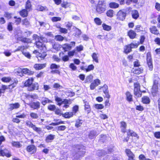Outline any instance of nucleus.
Returning a JSON list of instances; mask_svg holds the SVG:
<instances>
[{
	"label": "nucleus",
	"instance_id": "f257e3e1",
	"mask_svg": "<svg viewBox=\"0 0 160 160\" xmlns=\"http://www.w3.org/2000/svg\"><path fill=\"white\" fill-rule=\"evenodd\" d=\"M160 81V79L158 77H156L155 78L153 81V85L152 90V93L155 94L158 92L159 82Z\"/></svg>",
	"mask_w": 160,
	"mask_h": 160
},
{
	"label": "nucleus",
	"instance_id": "f03ea898",
	"mask_svg": "<svg viewBox=\"0 0 160 160\" xmlns=\"http://www.w3.org/2000/svg\"><path fill=\"white\" fill-rule=\"evenodd\" d=\"M134 94L136 97H140L142 95V92L140 90V86L139 84L137 82L134 84Z\"/></svg>",
	"mask_w": 160,
	"mask_h": 160
},
{
	"label": "nucleus",
	"instance_id": "7ed1b4c3",
	"mask_svg": "<svg viewBox=\"0 0 160 160\" xmlns=\"http://www.w3.org/2000/svg\"><path fill=\"white\" fill-rule=\"evenodd\" d=\"M147 63L149 68V69L150 71H152V69L153 66L151 54L149 52H148L147 54Z\"/></svg>",
	"mask_w": 160,
	"mask_h": 160
},
{
	"label": "nucleus",
	"instance_id": "20e7f679",
	"mask_svg": "<svg viewBox=\"0 0 160 160\" xmlns=\"http://www.w3.org/2000/svg\"><path fill=\"white\" fill-rule=\"evenodd\" d=\"M126 13L122 10H120L117 14V18L119 20L123 21L125 18Z\"/></svg>",
	"mask_w": 160,
	"mask_h": 160
},
{
	"label": "nucleus",
	"instance_id": "39448f33",
	"mask_svg": "<svg viewBox=\"0 0 160 160\" xmlns=\"http://www.w3.org/2000/svg\"><path fill=\"white\" fill-rule=\"evenodd\" d=\"M105 10V6L104 4L99 3L97 7L96 10L99 13L104 12Z\"/></svg>",
	"mask_w": 160,
	"mask_h": 160
},
{
	"label": "nucleus",
	"instance_id": "423d86ee",
	"mask_svg": "<svg viewBox=\"0 0 160 160\" xmlns=\"http://www.w3.org/2000/svg\"><path fill=\"white\" fill-rule=\"evenodd\" d=\"M100 84V81L98 79H96L94 82H92L90 85V89L93 90L95 87Z\"/></svg>",
	"mask_w": 160,
	"mask_h": 160
},
{
	"label": "nucleus",
	"instance_id": "0eeeda50",
	"mask_svg": "<svg viewBox=\"0 0 160 160\" xmlns=\"http://www.w3.org/2000/svg\"><path fill=\"white\" fill-rule=\"evenodd\" d=\"M0 153L1 155L2 156H6L7 157H9L11 155L8 150L7 149H4L3 150H0Z\"/></svg>",
	"mask_w": 160,
	"mask_h": 160
},
{
	"label": "nucleus",
	"instance_id": "6e6552de",
	"mask_svg": "<svg viewBox=\"0 0 160 160\" xmlns=\"http://www.w3.org/2000/svg\"><path fill=\"white\" fill-rule=\"evenodd\" d=\"M37 48L41 50H45L46 48L45 45L41 41L35 42Z\"/></svg>",
	"mask_w": 160,
	"mask_h": 160
},
{
	"label": "nucleus",
	"instance_id": "1a4fd4ad",
	"mask_svg": "<svg viewBox=\"0 0 160 160\" xmlns=\"http://www.w3.org/2000/svg\"><path fill=\"white\" fill-rule=\"evenodd\" d=\"M40 103L39 102H33L30 104V107L35 109H38L40 108Z\"/></svg>",
	"mask_w": 160,
	"mask_h": 160
},
{
	"label": "nucleus",
	"instance_id": "9d476101",
	"mask_svg": "<svg viewBox=\"0 0 160 160\" xmlns=\"http://www.w3.org/2000/svg\"><path fill=\"white\" fill-rule=\"evenodd\" d=\"M143 69L142 68H134L132 69L133 72L135 74H139L142 73Z\"/></svg>",
	"mask_w": 160,
	"mask_h": 160
},
{
	"label": "nucleus",
	"instance_id": "9b49d317",
	"mask_svg": "<svg viewBox=\"0 0 160 160\" xmlns=\"http://www.w3.org/2000/svg\"><path fill=\"white\" fill-rule=\"evenodd\" d=\"M20 107V105L18 102L11 104H9V109L10 110H12L14 109L19 108Z\"/></svg>",
	"mask_w": 160,
	"mask_h": 160
},
{
	"label": "nucleus",
	"instance_id": "f8f14e48",
	"mask_svg": "<svg viewBox=\"0 0 160 160\" xmlns=\"http://www.w3.org/2000/svg\"><path fill=\"white\" fill-rule=\"evenodd\" d=\"M128 35L131 39H134L135 38L137 34L135 31L133 30H131L128 32Z\"/></svg>",
	"mask_w": 160,
	"mask_h": 160
},
{
	"label": "nucleus",
	"instance_id": "ddd939ff",
	"mask_svg": "<svg viewBox=\"0 0 160 160\" xmlns=\"http://www.w3.org/2000/svg\"><path fill=\"white\" fill-rule=\"evenodd\" d=\"M46 67V64H36L34 65V68L37 70H39L42 69Z\"/></svg>",
	"mask_w": 160,
	"mask_h": 160
},
{
	"label": "nucleus",
	"instance_id": "4468645a",
	"mask_svg": "<svg viewBox=\"0 0 160 160\" xmlns=\"http://www.w3.org/2000/svg\"><path fill=\"white\" fill-rule=\"evenodd\" d=\"M27 149L28 152H32V153H34L36 152V148L34 145H31L27 147Z\"/></svg>",
	"mask_w": 160,
	"mask_h": 160
},
{
	"label": "nucleus",
	"instance_id": "2eb2a0df",
	"mask_svg": "<svg viewBox=\"0 0 160 160\" xmlns=\"http://www.w3.org/2000/svg\"><path fill=\"white\" fill-rule=\"evenodd\" d=\"M39 85L37 83L32 84L31 86L28 88V90L30 91H32L34 90H38Z\"/></svg>",
	"mask_w": 160,
	"mask_h": 160
},
{
	"label": "nucleus",
	"instance_id": "dca6fc26",
	"mask_svg": "<svg viewBox=\"0 0 160 160\" xmlns=\"http://www.w3.org/2000/svg\"><path fill=\"white\" fill-rule=\"evenodd\" d=\"M33 39L35 40L36 42L41 41L44 39H45L46 38L42 37H39L37 34H34L33 35Z\"/></svg>",
	"mask_w": 160,
	"mask_h": 160
},
{
	"label": "nucleus",
	"instance_id": "f3484780",
	"mask_svg": "<svg viewBox=\"0 0 160 160\" xmlns=\"http://www.w3.org/2000/svg\"><path fill=\"white\" fill-rule=\"evenodd\" d=\"M131 14L133 18L137 19L139 17V14L138 11L133 10L131 11Z\"/></svg>",
	"mask_w": 160,
	"mask_h": 160
},
{
	"label": "nucleus",
	"instance_id": "a211bd4d",
	"mask_svg": "<svg viewBox=\"0 0 160 160\" xmlns=\"http://www.w3.org/2000/svg\"><path fill=\"white\" fill-rule=\"evenodd\" d=\"M33 79L32 78L28 79L24 83V85L25 87H30L32 83Z\"/></svg>",
	"mask_w": 160,
	"mask_h": 160
},
{
	"label": "nucleus",
	"instance_id": "6ab92c4d",
	"mask_svg": "<svg viewBox=\"0 0 160 160\" xmlns=\"http://www.w3.org/2000/svg\"><path fill=\"white\" fill-rule=\"evenodd\" d=\"M52 101L49 100L48 98L45 97H42L41 99V103L43 105H45L48 103L52 102Z\"/></svg>",
	"mask_w": 160,
	"mask_h": 160
},
{
	"label": "nucleus",
	"instance_id": "aec40b11",
	"mask_svg": "<svg viewBox=\"0 0 160 160\" xmlns=\"http://www.w3.org/2000/svg\"><path fill=\"white\" fill-rule=\"evenodd\" d=\"M73 115V112H66L65 113L62 114L63 117L67 118H69L72 117Z\"/></svg>",
	"mask_w": 160,
	"mask_h": 160
},
{
	"label": "nucleus",
	"instance_id": "412c9836",
	"mask_svg": "<svg viewBox=\"0 0 160 160\" xmlns=\"http://www.w3.org/2000/svg\"><path fill=\"white\" fill-rule=\"evenodd\" d=\"M126 96L127 100L129 102H132L133 101L132 98V95L131 94L130 92L128 91L126 93Z\"/></svg>",
	"mask_w": 160,
	"mask_h": 160
},
{
	"label": "nucleus",
	"instance_id": "4be33fe9",
	"mask_svg": "<svg viewBox=\"0 0 160 160\" xmlns=\"http://www.w3.org/2000/svg\"><path fill=\"white\" fill-rule=\"evenodd\" d=\"M110 152H111V151H110L109 150L107 151H105L103 150H98L97 151V154L98 156H100L103 155H104L106 153H109Z\"/></svg>",
	"mask_w": 160,
	"mask_h": 160
},
{
	"label": "nucleus",
	"instance_id": "5701e85b",
	"mask_svg": "<svg viewBox=\"0 0 160 160\" xmlns=\"http://www.w3.org/2000/svg\"><path fill=\"white\" fill-rule=\"evenodd\" d=\"M18 40L22 41L24 43H29L31 42L30 40L26 38H24L22 37H19L18 39Z\"/></svg>",
	"mask_w": 160,
	"mask_h": 160
},
{
	"label": "nucleus",
	"instance_id": "b1692460",
	"mask_svg": "<svg viewBox=\"0 0 160 160\" xmlns=\"http://www.w3.org/2000/svg\"><path fill=\"white\" fill-rule=\"evenodd\" d=\"M19 13L21 16L23 17H27L28 15V11L26 9H23L20 11Z\"/></svg>",
	"mask_w": 160,
	"mask_h": 160
},
{
	"label": "nucleus",
	"instance_id": "393cba45",
	"mask_svg": "<svg viewBox=\"0 0 160 160\" xmlns=\"http://www.w3.org/2000/svg\"><path fill=\"white\" fill-rule=\"evenodd\" d=\"M150 100L147 96H144L142 98V102L145 104H149L150 103Z\"/></svg>",
	"mask_w": 160,
	"mask_h": 160
},
{
	"label": "nucleus",
	"instance_id": "a878e982",
	"mask_svg": "<svg viewBox=\"0 0 160 160\" xmlns=\"http://www.w3.org/2000/svg\"><path fill=\"white\" fill-rule=\"evenodd\" d=\"M55 135L50 134L48 135L46 138L45 141L46 142H51V141H52L55 138Z\"/></svg>",
	"mask_w": 160,
	"mask_h": 160
},
{
	"label": "nucleus",
	"instance_id": "bb28decb",
	"mask_svg": "<svg viewBox=\"0 0 160 160\" xmlns=\"http://www.w3.org/2000/svg\"><path fill=\"white\" fill-rule=\"evenodd\" d=\"M150 32L152 33L158 35L159 34L158 31L157 30L156 27L155 26H152L150 28Z\"/></svg>",
	"mask_w": 160,
	"mask_h": 160
},
{
	"label": "nucleus",
	"instance_id": "cd10ccee",
	"mask_svg": "<svg viewBox=\"0 0 160 160\" xmlns=\"http://www.w3.org/2000/svg\"><path fill=\"white\" fill-rule=\"evenodd\" d=\"M97 133L96 131H92L90 132L88 135V137L89 138L92 139L97 135Z\"/></svg>",
	"mask_w": 160,
	"mask_h": 160
},
{
	"label": "nucleus",
	"instance_id": "c85d7f7f",
	"mask_svg": "<svg viewBox=\"0 0 160 160\" xmlns=\"http://www.w3.org/2000/svg\"><path fill=\"white\" fill-rule=\"evenodd\" d=\"M84 107L85 110L87 111L88 113L90 112L91 109L90 106L89 104L86 101L84 102Z\"/></svg>",
	"mask_w": 160,
	"mask_h": 160
},
{
	"label": "nucleus",
	"instance_id": "c756f323",
	"mask_svg": "<svg viewBox=\"0 0 160 160\" xmlns=\"http://www.w3.org/2000/svg\"><path fill=\"white\" fill-rule=\"evenodd\" d=\"M125 152L126 154L129 157V158H133L134 155L131 152L130 149H126Z\"/></svg>",
	"mask_w": 160,
	"mask_h": 160
},
{
	"label": "nucleus",
	"instance_id": "7c9ffc66",
	"mask_svg": "<svg viewBox=\"0 0 160 160\" xmlns=\"http://www.w3.org/2000/svg\"><path fill=\"white\" fill-rule=\"evenodd\" d=\"M12 146L17 148H19L22 147V145L19 142L12 141Z\"/></svg>",
	"mask_w": 160,
	"mask_h": 160
},
{
	"label": "nucleus",
	"instance_id": "2f4dec72",
	"mask_svg": "<svg viewBox=\"0 0 160 160\" xmlns=\"http://www.w3.org/2000/svg\"><path fill=\"white\" fill-rule=\"evenodd\" d=\"M22 24L28 27L30 26V23L28 19L27 18H25L22 20Z\"/></svg>",
	"mask_w": 160,
	"mask_h": 160
},
{
	"label": "nucleus",
	"instance_id": "473e14b6",
	"mask_svg": "<svg viewBox=\"0 0 160 160\" xmlns=\"http://www.w3.org/2000/svg\"><path fill=\"white\" fill-rule=\"evenodd\" d=\"M131 51L132 49L131 48L129 45H126L125 47L124 48V52L125 53L128 54Z\"/></svg>",
	"mask_w": 160,
	"mask_h": 160
},
{
	"label": "nucleus",
	"instance_id": "72a5a7b5",
	"mask_svg": "<svg viewBox=\"0 0 160 160\" xmlns=\"http://www.w3.org/2000/svg\"><path fill=\"white\" fill-rule=\"evenodd\" d=\"M119 5L115 2H111L109 4V7L111 8H116L119 7Z\"/></svg>",
	"mask_w": 160,
	"mask_h": 160
},
{
	"label": "nucleus",
	"instance_id": "f704fd0d",
	"mask_svg": "<svg viewBox=\"0 0 160 160\" xmlns=\"http://www.w3.org/2000/svg\"><path fill=\"white\" fill-rule=\"evenodd\" d=\"M64 39V37L61 35H56L55 37V39L58 41H62Z\"/></svg>",
	"mask_w": 160,
	"mask_h": 160
},
{
	"label": "nucleus",
	"instance_id": "c9c22d12",
	"mask_svg": "<svg viewBox=\"0 0 160 160\" xmlns=\"http://www.w3.org/2000/svg\"><path fill=\"white\" fill-rule=\"evenodd\" d=\"M22 72L24 74H32L33 72L30 71L27 68H25L22 70Z\"/></svg>",
	"mask_w": 160,
	"mask_h": 160
},
{
	"label": "nucleus",
	"instance_id": "e433bc0d",
	"mask_svg": "<svg viewBox=\"0 0 160 160\" xmlns=\"http://www.w3.org/2000/svg\"><path fill=\"white\" fill-rule=\"evenodd\" d=\"M72 46L69 44H65L63 45V48L65 51H68L70 50L71 49Z\"/></svg>",
	"mask_w": 160,
	"mask_h": 160
},
{
	"label": "nucleus",
	"instance_id": "4c0bfd02",
	"mask_svg": "<svg viewBox=\"0 0 160 160\" xmlns=\"http://www.w3.org/2000/svg\"><path fill=\"white\" fill-rule=\"evenodd\" d=\"M27 47L24 46H19L15 50V52H17L19 51H22V52H24V50L25 48H26Z\"/></svg>",
	"mask_w": 160,
	"mask_h": 160
},
{
	"label": "nucleus",
	"instance_id": "58836bf2",
	"mask_svg": "<svg viewBox=\"0 0 160 160\" xmlns=\"http://www.w3.org/2000/svg\"><path fill=\"white\" fill-rule=\"evenodd\" d=\"M14 18L15 19L14 23L17 25L19 24L21 22V19L20 18H17V16H15Z\"/></svg>",
	"mask_w": 160,
	"mask_h": 160
},
{
	"label": "nucleus",
	"instance_id": "ea45409f",
	"mask_svg": "<svg viewBox=\"0 0 160 160\" xmlns=\"http://www.w3.org/2000/svg\"><path fill=\"white\" fill-rule=\"evenodd\" d=\"M31 7V2L29 0H28L26 4V8L27 10L29 11Z\"/></svg>",
	"mask_w": 160,
	"mask_h": 160
},
{
	"label": "nucleus",
	"instance_id": "a19ab883",
	"mask_svg": "<svg viewBox=\"0 0 160 160\" xmlns=\"http://www.w3.org/2000/svg\"><path fill=\"white\" fill-rule=\"evenodd\" d=\"M92 56L93 60L94 61L97 63L98 62V57L95 53H93Z\"/></svg>",
	"mask_w": 160,
	"mask_h": 160
},
{
	"label": "nucleus",
	"instance_id": "79ce46f5",
	"mask_svg": "<svg viewBox=\"0 0 160 160\" xmlns=\"http://www.w3.org/2000/svg\"><path fill=\"white\" fill-rule=\"evenodd\" d=\"M114 11L112 10H109L107 11L106 14L108 17H112L113 16Z\"/></svg>",
	"mask_w": 160,
	"mask_h": 160
},
{
	"label": "nucleus",
	"instance_id": "37998d69",
	"mask_svg": "<svg viewBox=\"0 0 160 160\" xmlns=\"http://www.w3.org/2000/svg\"><path fill=\"white\" fill-rule=\"evenodd\" d=\"M57 28L59 29V31L61 33H66L68 32V30L65 28H62L60 26L57 27Z\"/></svg>",
	"mask_w": 160,
	"mask_h": 160
},
{
	"label": "nucleus",
	"instance_id": "c03bdc74",
	"mask_svg": "<svg viewBox=\"0 0 160 160\" xmlns=\"http://www.w3.org/2000/svg\"><path fill=\"white\" fill-rule=\"evenodd\" d=\"M46 55L47 54L45 52H44L42 54L39 53V54L38 55V59L42 60L44 59Z\"/></svg>",
	"mask_w": 160,
	"mask_h": 160
},
{
	"label": "nucleus",
	"instance_id": "a18cd8bd",
	"mask_svg": "<svg viewBox=\"0 0 160 160\" xmlns=\"http://www.w3.org/2000/svg\"><path fill=\"white\" fill-rule=\"evenodd\" d=\"M127 133L128 136L130 135L132 136L136 137L137 135L135 132L130 130H128Z\"/></svg>",
	"mask_w": 160,
	"mask_h": 160
},
{
	"label": "nucleus",
	"instance_id": "49530a36",
	"mask_svg": "<svg viewBox=\"0 0 160 160\" xmlns=\"http://www.w3.org/2000/svg\"><path fill=\"white\" fill-rule=\"evenodd\" d=\"M30 115L32 118L34 119H37L38 118V114L35 112H31Z\"/></svg>",
	"mask_w": 160,
	"mask_h": 160
},
{
	"label": "nucleus",
	"instance_id": "de8ad7c7",
	"mask_svg": "<svg viewBox=\"0 0 160 160\" xmlns=\"http://www.w3.org/2000/svg\"><path fill=\"white\" fill-rule=\"evenodd\" d=\"M55 101L58 102V105L60 106L61 105L62 100L61 98L56 96L55 97Z\"/></svg>",
	"mask_w": 160,
	"mask_h": 160
},
{
	"label": "nucleus",
	"instance_id": "09e8293b",
	"mask_svg": "<svg viewBox=\"0 0 160 160\" xmlns=\"http://www.w3.org/2000/svg\"><path fill=\"white\" fill-rule=\"evenodd\" d=\"M82 120H78L76 121L75 126L77 128H78L82 125Z\"/></svg>",
	"mask_w": 160,
	"mask_h": 160
},
{
	"label": "nucleus",
	"instance_id": "8fccbe9b",
	"mask_svg": "<svg viewBox=\"0 0 160 160\" xmlns=\"http://www.w3.org/2000/svg\"><path fill=\"white\" fill-rule=\"evenodd\" d=\"M103 29L105 30L109 31L111 29V27L105 24H103L102 25Z\"/></svg>",
	"mask_w": 160,
	"mask_h": 160
},
{
	"label": "nucleus",
	"instance_id": "3c124183",
	"mask_svg": "<svg viewBox=\"0 0 160 160\" xmlns=\"http://www.w3.org/2000/svg\"><path fill=\"white\" fill-rule=\"evenodd\" d=\"M7 89H8V87L7 86L2 85L1 88H0V90L2 93H4L5 91Z\"/></svg>",
	"mask_w": 160,
	"mask_h": 160
},
{
	"label": "nucleus",
	"instance_id": "603ef678",
	"mask_svg": "<svg viewBox=\"0 0 160 160\" xmlns=\"http://www.w3.org/2000/svg\"><path fill=\"white\" fill-rule=\"evenodd\" d=\"M94 66L92 64L89 65L87 69H85V70L87 72L90 71L94 69Z\"/></svg>",
	"mask_w": 160,
	"mask_h": 160
},
{
	"label": "nucleus",
	"instance_id": "864d4df0",
	"mask_svg": "<svg viewBox=\"0 0 160 160\" xmlns=\"http://www.w3.org/2000/svg\"><path fill=\"white\" fill-rule=\"evenodd\" d=\"M1 80L3 82H8L11 80V78L9 77H4L2 78Z\"/></svg>",
	"mask_w": 160,
	"mask_h": 160
},
{
	"label": "nucleus",
	"instance_id": "5fc2aeb1",
	"mask_svg": "<svg viewBox=\"0 0 160 160\" xmlns=\"http://www.w3.org/2000/svg\"><path fill=\"white\" fill-rule=\"evenodd\" d=\"M94 22L98 25H101L102 23L101 20L98 18H95L94 19Z\"/></svg>",
	"mask_w": 160,
	"mask_h": 160
},
{
	"label": "nucleus",
	"instance_id": "6e6d98bb",
	"mask_svg": "<svg viewBox=\"0 0 160 160\" xmlns=\"http://www.w3.org/2000/svg\"><path fill=\"white\" fill-rule=\"evenodd\" d=\"M26 123L27 126L32 128H33V126L34 125L31 121L28 120L26 121Z\"/></svg>",
	"mask_w": 160,
	"mask_h": 160
},
{
	"label": "nucleus",
	"instance_id": "4d7b16f0",
	"mask_svg": "<svg viewBox=\"0 0 160 160\" xmlns=\"http://www.w3.org/2000/svg\"><path fill=\"white\" fill-rule=\"evenodd\" d=\"M66 128V127L64 125H62L58 126L57 128L58 131H62L64 130Z\"/></svg>",
	"mask_w": 160,
	"mask_h": 160
},
{
	"label": "nucleus",
	"instance_id": "13d9d810",
	"mask_svg": "<svg viewBox=\"0 0 160 160\" xmlns=\"http://www.w3.org/2000/svg\"><path fill=\"white\" fill-rule=\"evenodd\" d=\"M101 88H102V91L104 93L108 91V86L106 84L104 85Z\"/></svg>",
	"mask_w": 160,
	"mask_h": 160
},
{
	"label": "nucleus",
	"instance_id": "bf43d9fd",
	"mask_svg": "<svg viewBox=\"0 0 160 160\" xmlns=\"http://www.w3.org/2000/svg\"><path fill=\"white\" fill-rule=\"evenodd\" d=\"M32 128L35 131L39 132L41 131V129L40 128L36 127L35 125L33 126Z\"/></svg>",
	"mask_w": 160,
	"mask_h": 160
},
{
	"label": "nucleus",
	"instance_id": "052dcab7",
	"mask_svg": "<svg viewBox=\"0 0 160 160\" xmlns=\"http://www.w3.org/2000/svg\"><path fill=\"white\" fill-rule=\"evenodd\" d=\"M48 109L50 111H53L56 110V107L54 105H51L48 106Z\"/></svg>",
	"mask_w": 160,
	"mask_h": 160
},
{
	"label": "nucleus",
	"instance_id": "680f3d73",
	"mask_svg": "<svg viewBox=\"0 0 160 160\" xmlns=\"http://www.w3.org/2000/svg\"><path fill=\"white\" fill-rule=\"evenodd\" d=\"M61 18L60 17H52V20L54 22L60 21L61 20Z\"/></svg>",
	"mask_w": 160,
	"mask_h": 160
},
{
	"label": "nucleus",
	"instance_id": "e2e57ef3",
	"mask_svg": "<svg viewBox=\"0 0 160 160\" xmlns=\"http://www.w3.org/2000/svg\"><path fill=\"white\" fill-rule=\"evenodd\" d=\"M78 110V106L76 105L73 107L72 108V112H73V113L75 114Z\"/></svg>",
	"mask_w": 160,
	"mask_h": 160
},
{
	"label": "nucleus",
	"instance_id": "0e129e2a",
	"mask_svg": "<svg viewBox=\"0 0 160 160\" xmlns=\"http://www.w3.org/2000/svg\"><path fill=\"white\" fill-rule=\"evenodd\" d=\"M95 107L97 109H102L103 108L104 106L102 104H96L95 105Z\"/></svg>",
	"mask_w": 160,
	"mask_h": 160
},
{
	"label": "nucleus",
	"instance_id": "69168bd1",
	"mask_svg": "<svg viewBox=\"0 0 160 160\" xmlns=\"http://www.w3.org/2000/svg\"><path fill=\"white\" fill-rule=\"evenodd\" d=\"M60 67L59 65H57L55 64H52L50 66V68L51 69L58 68Z\"/></svg>",
	"mask_w": 160,
	"mask_h": 160
},
{
	"label": "nucleus",
	"instance_id": "338daca9",
	"mask_svg": "<svg viewBox=\"0 0 160 160\" xmlns=\"http://www.w3.org/2000/svg\"><path fill=\"white\" fill-rule=\"evenodd\" d=\"M133 64L134 66L135 67V68H138L140 65V62L137 60L136 61L134 62Z\"/></svg>",
	"mask_w": 160,
	"mask_h": 160
},
{
	"label": "nucleus",
	"instance_id": "774afa93",
	"mask_svg": "<svg viewBox=\"0 0 160 160\" xmlns=\"http://www.w3.org/2000/svg\"><path fill=\"white\" fill-rule=\"evenodd\" d=\"M136 109L137 110L140 111H142L144 110V108L141 105L137 106L136 107Z\"/></svg>",
	"mask_w": 160,
	"mask_h": 160
}]
</instances>
